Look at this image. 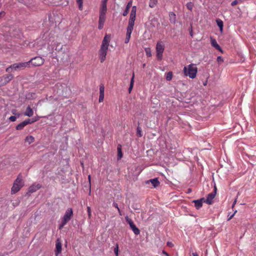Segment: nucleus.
Instances as JSON below:
<instances>
[{
    "label": "nucleus",
    "instance_id": "35",
    "mask_svg": "<svg viewBox=\"0 0 256 256\" xmlns=\"http://www.w3.org/2000/svg\"><path fill=\"white\" fill-rule=\"evenodd\" d=\"M114 252L116 256H118V246L116 244V247L114 248Z\"/></svg>",
    "mask_w": 256,
    "mask_h": 256
},
{
    "label": "nucleus",
    "instance_id": "22",
    "mask_svg": "<svg viewBox=\"0 0 256 256\" xmlns=\"http://www.w3.org/2000/svg\"><path fill=\"white\" fill-rule=\"evenodd\" d=\"M134 72H133L132 78L130 80V87L128 88V92H129V94H130L132 90V89L133 88V86H134Z\"/></svg>",
    "mask_w": 256,
    "mask_h": 256
},
{
    "label": "nucleus",
    "instance_id": "56",
    "mask_svg": "<svg viewBox=\"0 0 256 256\" xmlns=\"http://www.w3.org/2000/svg\"><path fill=\"white\" fill-rule=\"evenodd\" d=\"M236 200H235V201L234 202L233 206L236 204Z\"/></svg>",
    "mask_w": 256,
    "mask_h": 256
},
{
    "label": "nucleus",
    "instance_id": "59",
    "mask_svg": "<svg viewBox=\"0 0 256 256\" xmlns=\"http://www.w3.org/2000/svg\"><path fill=\"white\" fill-rule=\"evenodd\" d=\"M237 0L238 2V1H240V0Z\"/></svg>",
    "mask_w": 256,
    "mask_h": 256
},
{
    "label": "nucleus",
    "instance_id": "14",
    "mask_svg": "<svg viewBox=\"0 0 256 256\" xmlns=\"http://www.w3.org/2000/svg\"><path fill=\"white\" fill-rule=\"evenodd\" d=\"M105 20H106L105 16H99L98 26V29L102 30L103 28Z\"/></svg>",
    "mask_w": 256,
    "mask_h": 256
},
{
    "label": "nucleus",
    "instance_id": "24",
    "mask_svg": "<svg viewBox=\"0 0 256 256\" xmlns=\"http://www.w3.org/2000/svg\"><path fill=\"white\" fill-rule=\"evenodd\" d=\"M212 45L216 49L222 51V49L220 46L218 44L216 41L215 40H212Z\"/></svg>",
    "mask_w": 256,
    "mask_h": 256
},
{
    "label": "nucleus",
    "instance_id": "15",
    "mask_svg": "<svg viewBox=\"0 0 256 256\" xmlns=\"http://www.w3.org/2000/svg\"><path fill=\"white\" fill-rule=\"evenodd\" d=\"M56 254L58 256V254L62 252V243L59 239H58L56 241Z\"/></svg>",
    "mask_w": 256,
    "mask_h": 256
},
{
    "label": "nucleus",
    "instance_id": "39",
    "mask_svg": "<svg viewBox=\"0 0 256 256\" xmlns=\"http://www.w3.org/2000/svg\"><path fill=\"white\" fill-rule=\"evenodd\" d=\"M87 211H88V217H89V218H90L92 214H91V209L90 206L87 207Z\"/></svg>",
    "mask_w": 256,
    "mask_h": 256
},
{
    "label": "nucleus",
    "instance_id": "3",
    "mask_svg": "<svg viewBox=\"0 0 256 256\" xmlns=\"http://www.w3.org/2000/svg\"><path fill=\"white\" fill-rule=\"evenodd\" d=\"M24 186V182L22 180V176L20 174H19L13 184V186L11 188V194H16Z\"/></svg>",
    "mask_w": 256,
    "mask_h": 256
},
{
    "label": "nucleus",
    "instance_id": "54",
    "mask_svg": "<svg viewBox=\"0 0 256 256\" xmlns=\"http://www.w3.org/2000/svg\"><path fill=\"white\" fill-rule=\"evenodd\" d=\"M216 187L215 186V187H214V191L212 192H216Z\"/></svg>",
    "mask_w": 256,
    "mask_h": 256
},
{
    "label": "nucleus",
    "instance_id": "41",
    "mask_svg": "<svg viewBox=\"0 0 256 256\" xmlns=\"http://www.w3.org/2000/svg\"><path fill=\"white\" fill-rule=\"evenodd\" d=\"M16 119V116H11L9 118L11 122H14Z\"/></svg>",
    "mask_w": 256,
    "mask_h": 256
},
{
    "label": "nucleus",
    "instance_id": "44",
    "mask_svg": "<svg viewBox=\"0 0 256 256\" xmlns=\"http://www.w3.org/2000/svg\"><path fill=\"white\" fill-rule=\"evenodd\" d=\"M6 13L4 11H2L0 12V18L4 16Z\"/></svg>",
    "mask_w": 256,
    "mask_h": 256
},
{
    "label": "nucleus",
    "instance_id": "55",
    "mask_svg": "<svg viewBox=\"0 0 256 256\" xmlns=\"http://www.w3.org/2000/svg\"><path fill=\"white\" fill-rule=\"evenodd\" d=\"M88 178L89 182H90V175L88 176Z\"/></svg>",
    "mask_w": 256,
    "mask_h": 256
},
{
    "label": "nucleus",
    "instance_id": "13",
    "mask_svg": "<svg viewBox=\"0 0 256 256\" xmlns=\"http://www.w3.org/2000/svg\"><path fill=\"white\" fill-rule=\"evenodd\" d=\"M107 3L102 2L100 8V16H105L107 11Z\"/></svg>",
    "mask_w": 256,
    "mask_h": 256
},
{
    "label": "nucleus",
    "instance_id": "32",
    "mask_svg": "<svg viewBox=\"0 0 256 256\" xmlns=\"http://www.w3.org/2000/svg\"><path fill=\"white\" fill-rule=\"evenodd\" d=\"M112 206H114V208H116L118 210L120 215L122 216V214L121 213V211H120V209L119 208L118 206V204H116V202H114L113 204H112Z\"/></svg>",
    "mask_w": 256,
    "mask_h": 256
},
{
    "label": "nucleus",
    "instance_id": "25",
    "mask_svg": "<svg viewBox=\"0 0 256 256\" xmlns=\"http://www.w3.org/2000/svg\"><path fill=\"white\" fill-rule=\"evenodd\" d=\"M216 24L220 28V31L222 32L223 30V22L220 19H218L216 20Z\"/></svg>",
    "mask_w": 256,
    "mask_h": 256
},
{
    "label": "nucleus",
    "instance_id": "16",
    "mask_svg": "<svg viewBox=\"0 0 256 256\" xmlns=\"http://www.w3.org/2000/svg\"><path fill=\"white\" fill-rule=\"evenodd\" d=\"M135 20L136 18H130L128 26L126 28L127 30H133Z\"/></svg>",
    "mask_w": 256,
    "mask_h": 256
},
{
    "label": "nucleus",
    "instance_id": "9",
    "mask_svg": "<svg viewBox=\"0 0 256 256\" xmlns=\"http://www.w3.org/2000/svg\"><path fill=\"white\" fill-rule=\"evenodd\" d=\"M127 222H128L130 228L132 230L134 234L136 235H138L140 233V230L136 226L133 222L131 219H127Z\"/></svg>",
    "mask_w": 256,
    "mask_h": 256
},
{
    "label": "nucleus",
    "instance_id": "57",
    "mask_svg": "<svg viewBox=\"0 0 256 256\" xmlns=\"http://www.w3.org/2000/svg\"><path fill=\"white\" fill-rule=\"evenodd\" d=\"M170 242H168V245L170 246Z\"/></svg>",
    "mask_w": 256,
    "mask_h": 256
},
{
    "label": "nucleus",
    "instance_id": "19",
    "mask_svg": "<svg viewBox=\"0 0 256 256\" xmlns=\"http://www.w3.org/2000/svg\"><path fill=\"white\" fill-rule=\"evenodd\" d=\"M170 21L171 23L174 24L176 22V15L173 12H170L169 14Z\"/></svg>",
    "mask_w": 256,
    "mask_h": 256
},
{
    "label": "nucleus",
    "instance_id": "23",
    "mask_svg": "<svg viewBox=\"0 0 256 256\" xmlns=\"http://www.w3.org/2000/svg\"><path fill=\"white\" fill-rule=\"evenodd\" d=\"M136 7L133 6L130 14V18H136Z\"/></svg>",
    "mask_w": 256,
    "mask_h": 256
},
{
    "label": "nucleus",
    "instance_id": "47",
    "mask_svg": "<svg viewBox=\"0 0 256 256\" xmlns=\"http://www.w3.org/2000/svg\"><path fill=\"white\" fill-rule=\"evenodd\" d=\"M120 151H122V150H121V146L120 145H118V152H120Z\"/></svg>",
    "mask_w": 256,
    "mask_h": 256
},
{
    "label": "nucleus",
    "instance_id": "36",
    "mask_svg": "<svg viewBox=\"0 0 256 256\" xmlns=\"http://www.w3.org/2000/svg\"><path fill=\"white\" fill-rule=\"evenodd\" d=\"M78 5V8L80 10H82L83 9V2H77Z\"/></svg>",
    "mask_w": 256,
    "mask_h": 256
},
{
    "label": "nucleus",
    "instance_id": "40",
    "mask_svg": "<svg viewBox=\"0 0 256 256\" xmlns=\"http://www.w3.org/2000/svg\"><path fill=\"white\" fill-rule=\"evenodd\" d=\"M122 156V151H120L118 152V159H120Z\"/></svg>",
    "mask_w": 256,
    "mask_h": 256
},
{
    "label": "nucleus",
    "instance_id": "17",
    "mask_svg": "<svg viewBox=\"0 0 256 256\" xmlns=\"http://www.w3.org/2000/svg\"><path fill=\"white\" fill-rule=\"evenodd\" d=\"M132 0H130L127 4L126 6V9L125 10H124V12H123V14L122 15L124 16H126L128 15V12H129V10H130V7L132 6Z\"/></svg>",
    "mask_w": 256,
    "mask_h": 256
},
{
    "label": "nucleus",
    "instance_id": "34",
    "mask_svg": "<svg viewBox=\"0 0 256 256\" xmlns=\"http://www.w3.org/2000/svg\"><path fill=\"white\" fill-rule=\"evenodd\" d=\"M104 94H100L99 100H98V101L100 102H102L104 101Z\"/></svg>",
    "mask_w": 256,
    "mask_h": 256
},
{
    "label": "nucleus",
    "instance_id": "46",
    "mask_svg": "<svg viewBox=\"0 0 256 256\" xmlns=\"http://www.w3.org/2000/svg\"><path fill=\"white\" fill-rule=\"evenodd\" d=\"M38 120H39L38 116V118H33L32 120V123Z\"/></svg>",
    "mask_w": 256,
    "mask_h": 256
},
{
    "label": "nucleus",
    "instance_id": "28",
    "mask_svg": "<svg viewBox=\"0 0 256 256\" xmlns=\"http://www.w3.org/2000/svg\"><path fill=\"white\" fill-rule=\"evenodd\" d=\"M25 126H26L25 125L24 122H22L17 125V126H16V129L17 130H22Z\"/></svg>",
    "mask_w": 256,
    "mask_h": 256
},
{
    "label": "nucleus",
    "instance_id": "27",
    "mask_svg": "<svg viewBox=\"0 0 256 256\" xmlns=\"http://www.w3.org/2000/svg\"><path fill=\"white\" fill-rule=\"evenodd\" d=\"M34 138L32 136H28L26 138V141L28 142L29 144L33 142H34Z\"/></svg>",
    "mask_w": 256,
    "mask_h": 256
},
{
    "label": "nucleus",
    "instance_id": "6",
    "mask_svg": "<svg viewBox=\"0 0 256 256\" xmlns=\"http://www.w3.org/2000/svg\"><path fill=\"white\" fill-rule=\"evenodd\" d=\"M156 58L158 60H161L163 57L164 46L162 41L158 42L156 45Z\"/></svg>",
    "mask_w": 256,
    "mask_h": 256
},
{
    "label": "nucleus",
    "instance_id": "21",
    "mask_svg": "<svg viewBox=\"0 0 256 256\" xmlns=\"http://www.w3.org/2000/svg\"><path fill=\"white\" fill-rule=\"evenodd\" d=\"M149 182H151V184H152L154 188H156L160 184V182L157 178L151 179L149 180Z\"/></svg>",
    "mask_w": 256,
    "mask_h": 256
},
{
    "label": "nucleus",
    "instance_id": "8",
    "mask_svg": "<svg viewBox=\"0 0 256 256\" xmlns=\"http://www.w3.org/2000/svg\"><path fill=\"white\" fill-rule=\"evenodd\" d=\"M14 76L12 74H4L0 76V86H5L8 83L12 78Z\"/></svg>",
    "mask_w": 256,
    "mask_h": 256
},
{
    "label": "nucleus",
    "instance_id": "43",
    "mask_svg": "<svg viewBox=\"0 0 256 256\" xmlns=\"http://www.w3.org/2000/svg\"><path fill=\"white\" fill-rule=\"evenodd\" d=\"M238 2L237 0H234V1H233L232 4H231V5L232 6H236V4H238Z\"/></svg>",
    "mask_w": 256,
    "mask_h": 256
},
{
    "label": "nucleus",
    "instance_id": "4",
    "mask_svg": "<svg viewBox=\"0 0 256 256\" xmlns=\"http://www.w3.org/2000/svg\"><path fill=\"white\" fill-rule=\"evenodd\" d=\"M26 68H28V64L27 62H22L18 63H14L10 65L6 69L7 72H10L14 70H24Z\"/></svg>",
    "mask_w": 256,
    "mask_h": 256
},
{
    "label": "nucleus",
    "instance_id": "7",
    "mask_svg": "<svg viewBox=\"0 0 256 256\" xmlns=\"http://www.w3.org/2000/svg\"><path fill=\"white\" fill-rule=\"evenodd\" d=\"M44 59L41 56H36L32 58L28 62V68L30 67V64L34 66H42L44 62Z\"/></svg>",
    "mask_w": 256,
    "mask_h": 256
},
{
    "label": "nucleus",
    "instance_id": "38",
    "mask_svg": "<svg viewBox=\"0 0 256 256\" xmlns=\"http://www.w3.org/2000/svg\"><path fill=\"white\" fill-rule=\"evenodd\" d=\"M137 134L140 137H141L142 136V131L140 130V127H138L137 128Z\"/></svg>",
    "mask_w": 256,
    "mask_h": 256
},
{
    "label": "nucleus",
    "instance_id": "37",
    "mask_svg": "<svg viewBox=\"0 0 256 256\" xmlns=\"http://www.w3.org/2000/svg\"><path fill=\"white\" fill-rule=\"evenodd\" d=\"M24 122L26 126L28 124H31L32 123V120H31L30 119H27V120H24Z\"/></svg>",
    "mask_w": 256,
    "mask_h": 256
},
{
    "label": "nucleus",
    "instance_id": "33",
    "mask_svg": "<svg viewBox=\"0 0 256 256\" xmlns=\"http://www.w3.org/2000/svg\"><path fill=\"white\" fill-rule=\"evenodd\" d=\"M104 84H100V94H104Z\"/></svg>",
    "mask_w": 256,
    "mask_h": 256
},
{
    "label": "nucleus",
    "instance_id": "18",
    "mask_svg": "<svg viewBox=\"0 0 256 256\" xmlns=\"http://www.w3.org/2000/svg\"><path fill=\"white\" fill-rule=\"evenodd\" d=\"M24 114L30 117L34 114V111L30 106H28L24 112Z\"/></svg>",
    "mask_w": 256,
    "mask_h": 256
},
{
    "label": "nucleus",
    "instance_id": "31",
    "mask_svg": "<svg viewBox=\"0 0 256 256\" xmlns=\"http://www.w3.org/2000/svg\"><path fill=\"white\" fill-rule=\"evenodd\" d=\"M193 6H194V4L192 2H188L187 4H186V7L187 8L190 10H192L193 8Z\"/></svg>",
    "mask_w": 256,
    "mask_h": 256
},
{
    "label": "nucleus",
    "instance_id": "58",
    "mask_svg": "<svg viewBox=\"0 0 256 256\" xmlns=\"http://www.w3.org/2000/svg\"><path fill=\"white\" fill-rule=\"evenodd\" d=\"M19 116H20V114H18V117H19Z\"/></svg>",
    "mask_w": 256,
    "mask_h": 256
},
{
    "label": "nucleus",
    "instance_id": "45",
    "mask_svg": "<svg viewBox=\"0 0 256 256\" xmlns=\"http://www.w3.org/2000/svg\"><path fill=\"white\" fill-rule=\"evenodd\" d=\"M38 120H39L38 116V118H33L32 120V123Z\"/></svg>",
    "mask_w": 256,
    "mask_h": 256
},
{
    "label": "nucleus",
    "instance_id": "51",
    "mask_svg": "<svg viewBox=\"0 0 256 256\" xmlns=\"http://www.w3.org/2000/svg\"><path fill=\"white\" fill-rule=\"evenodd\" d=\"M192 256H198V255L196 252H194L192 253Z\"/></svg>",
    "mask_w": 256,
    "mask_h": 256
},
{
    "label": "nucleus",
    "instance_id": "50",
    "mask_svg": "<svg viewBox=\"0 0 256 256\" xmlns=\"http://www.w3.org/2000/svg\"><path fill=\"white\" fill-rule=\"evenodd\" d=\"M12 112V114H16V110H13Z\"/></svg>",
    "mask_w": 256,
    "mask_h": 256
},
{
    "label": "nucleus",
    "instance_id": "30",
    "mask_svg": "<svg viewBox=\"0 0 256 256\" xmlns=\"http://www.w3.org/2000/svg\"><path fill=\"white\" fill-rule=\"evenodd\" d=\"M145 52L146 53V54L148 56H152V53H151V50L150 48H145Z\"/></svg>",
    "mask_w": 256,
    "mask_h": 256
},
{
    "label": "nucleus",
    "instance_id": "52",
    "mask_svg": "<svg viewBox=\"0 0 256 256\" xmlns=\"http://www.w3.org/2000/svg\"><path fill=\"white\" fill-rule=\"evenodd\" d=\"M108 0H102V2L107 3Z\"/></svg>",
    "mask_w": 256,
    "mask_h": 256
},
{
    "label": "nucleus",
    "instance_id": "26",
    "mask_svg": "<svg viewBox=\"0 0 256 256\" xmlns=\"http://www.w3.org/2000/svg\"><path fill=\"white\" fill-rule=\"evenodd\" d=\"M158 3V0H150L149 2V6L150 8H154Z\"/></svg>",
    "mask_w": 256,
    "mask_h": 256
},
{
    "label": "nucleus",
    "instance_id": "29",
    "mask_svg": "<svg viewBox=\"0 0 256 256\" xmlns=\"http://www.w3.org/2000/svg\"><path fill=\"white\" fill-rule=\"evenodd\" d=\"M172 72H168L166 74V80L170 81L172 79Z\"/></svg>",
    "mask_w": 256,
    "mask_h": 256
},
{
    "label": "nucleus",
    "instance_id": "5",
    "mask_svg": "<svg viewBox=\"0 0 256 256\" xmlns=\"http://www.w3.org/2000/svg\"><path fill=\"white\" fill-rule=\"evenodd\" d=\"M73 216V211L72 208L66 210L63 218L62 219L60 224L59 225V229L62 230L63 227L70 220Z\"/></svg>",
    "mask_w": 256,
    "mask_h": 256
},
{
    "label": "nucleus",
    "instance_id": "11",
    "mask_svg": "<svg viewBox=\"0 0 256 256\" xmlns=\"http://www.w3.org/2000/svg\"><path fill=\"white\" fill-rule=\"evenodd\" d=\"M42 187V186L39 184L34 183L28 188V192L30 193H33Z\"/></svg>",
    "mask_w": 256,
    "mask_h": 256
},
{
    "label": "nucleus",
    "instance_id": "20",
    "mask_svg": "<svg viewBox=\"0 0 256 256\" xmlns=\"http://www.w3.org/2000/svg\"><path fill=\"white\" fill-rule=\"evenodd\" d=\"M132 32V30L126 29V37L125 38L126 44H128L129 42Z\"/></svg>",
    "mask_w": 256,
    "mask_h": 256
},
{
    "label": "nucleus",
    "instance_id": "1",
    "mask_svg": "<svg viewBox=\"0 0 256 256\" xmlns=\"http://www.w3.org/2000/svg\"><path fill=\"white\" fill-rule=\"evenodd\" d=\"M110 40V36L106 34L102 40L100 50L98 52V56L101 62H103L106 58Z\"/></svg>",
    "mask_w": 256,
    "mask_h": 256
},
{
    "label": "nucleus",
    "instance_id": "2",
    "mask_svg": "<svg viewBox=\"0 0 256 256\" xmlns=\"http://www.w3.org/2000/svg\"><path fill=\"white\" fill-rule=\"evenodd\" d=\"M183 72L186 76L193 79L196 76L198 68L196 64H191L184 67Z\"/></svg>",
    "mask_w": 256,
    "mask_h": 256
},
{
    "label": "nucleus",
    "instance_id": "12",
    "mask_svg": "<svg viewBox=\"0 0 256 256\" xmlns=\"http://www.w3.org/2000/svg\"><path fill=\"white\" fill-rule=\"evenodd\" d=\"M192 202L194 204L196 208L198 210L202 207L203 202H204V198H202L198 200H194Z\"/></svg>",
    "mask_w": 256,
    "mask_h": 256
},
{
    "label": "nucleus",
    "instance_id": "48",
    "mask_svg": "<svg viewBox=\"0 0 256 256\" xmlns=\"http://www.w3.org/2000/svg\"><path fill=\"white\" fill-rule=\"evenodd\" d=\"M234 214H235V212H234V214H233L232 215H231V216H230L228 218V220H230L232 218V217L234 216Z\"/></svg>",
    "mask_w": 256,
    "mask_h": 256
},
{
    "label": "nucleus",
    "instance_id": "10",
    "mask_svg": "<svg viewBox=\"0 0 256 256\" xmlns=\"http://www.w3.org/2000/svg\"><path fill=\"white\" fill-rule=\"evenodd\" d=\"M216 196V192H210L207 196L206 198H204V202L208 204H212L213 202L212 200Z\"/></svg>",
    "mask_w": 256,
    "mask_h": 256
},
{
    "label": "nucleus",
    "instance_id": "49",
    "mask_svg": "<svg viewBox=\"0 0 256 256\" xmlns=\"http://www.w3.org/2000/svg\"><path fill=\"white\" fill-rule=\"evenodd\" d=\"M162 253L165 254L166 256H170V255L164 250L162 251Z\"/></svg>",
    "mask_w": 256,
    "mask_h": 256
},
{
    "label": "nucleus",
    "instance_id": "53",
    "mask_svg": "<svg viewBox=\"0 0 256 256\" xmlns=\"http://www.w3.org/2000/svg\"><path fill=\"white\" fill-rule=\"evenodd\" d=\"M83 2V0H76V2Z\"/></svg>",
    "mask_w": 256,
    "mask_h": 256
},
{
    "label": "nucleus",
    "instance_id": "42",
    "mask_svg": "<svg viewBox=\"0 0 256 256\" xmlns=\"http://www.w3.org/2000/svg\"><path fill=\"white\" fill-rule=\"evenodd\" d=\"M217 61L218 62H223L224 60H223V58H222V56H218V58H217Z\"/></svg>",
    "mask_w": 256,
    "mask_h": 256
}]
</instances>
